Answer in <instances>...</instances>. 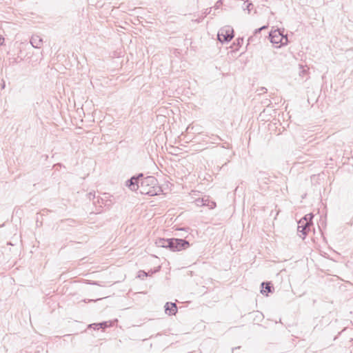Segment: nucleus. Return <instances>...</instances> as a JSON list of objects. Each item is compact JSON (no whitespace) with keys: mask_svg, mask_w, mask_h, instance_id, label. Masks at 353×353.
Masks as SVG:
<instances>
[{"mask_svg":"<svg viewBox=\"0 0 353 353\" xmlns=\"http://www.w3.org/2000/svg\"><path fill=\"white\" fill-rule=\"evenodd\" d=\"M164 307L165 312L169 315H174L177 312V306L175 303L167 302Z\"/></svg>","mask_w":353,"mask_h":353,"instance_id":"nucleus-8","label":"nucleus"},{"mask_svg":"<svg viewBox=\"0 0 353 353\" xmlns=\"http://www.w3.org/2000/svg\"><path fill=\"white\" fill-rule=\"evenodd\" d=\"M30 43L33 48H40L43 43V40L39 36L33 35L30 39Z\"/></svg>","mask_w":353,"mask_h":353,"instance_id":"nucleus-9","label":"nucleus"},{"mask_svg":"<svg viewBox=\"0 0 353 353\" xmlns=\"http://www.w3.org/2000/svg\"><path fill=\"white\" fill-rule=\"evenodd\" d=\"M155 244L157 247L168 248L172 252L186 250L190 245L189 241L185 239L176 238H159L156 240Z\"/></svg>","mask_w":353,"mask_h":353,"instance_id":"nucleus-2","label":"nucleus"},{"mask_svg":"<svg viewBox=\"0 0 353 353\" xmlns=\"http://www.w3.org/2000/svg\"><path fill=\"white\" fill-rule=\"evenodd\" d=\"M314 215L312 213L307 214L305 215L300 221H303L305 223L307 222L310 225H312V219Z\"/></svg>","mask_w":353,"mask_h":353,"instance_id":"nucleus-12","label":"nucleus"},{"mask_svg":"<svg viewBox=\"0 0 353 353\" xmlns=\"http://www.w3.org/2000/svg\"><path fill=\"white\" fill-rule=\"evenodd\" d=\"M163 192L162 188L159 185L157 179L153 176H148L141 179L139 192L141 194L156 196Z\"/></svg>","mask_w":353,"mask_h":353,"instance_id":"nucleus-1","label":"nucleus"},{"mask_svg":"<svg viewBox=\"0 0 353 353\" xmlns=\"http://www.w3.org/2000/svg\"><path fill=\"white\" fill-rule=\"evenodd\" d=\"M253 8V4L252 3H247L245 8H244L245 10H247L248 11V13L251 11V10Z\"/></svg>","mask_w":353,"mask_h":353,"instance_id":"nucleus-17","label":"nucleus"},{"mask_svg":"<svg viewBox=\"0 0 353 353\" xmlns=\"http://www.w3.org/2000/svg\"><path fill=\"white\" fill-rule=\"evenodd\" d=\"M259 90L263 93L267 92V89L265 87H261Z\"/></svg>","mask_w":353,"mask_h":353,"instance_id":"nucleus-25","label":"nucleus"},{"mask_svg":"<svg viewBox=\"0 0 353 353\" xmlns=\"http://www.w3.org/2000/svg\"><path fill=\"white\" fill-rule=\"evenodd\" d=\"M92 325L100 327H107V322L104 321V322L99 323V324H92V325H90V326H92Z\"/></svg>","mask_w":353,"mask_h":353,"instance_id":"nucleus-18","label":"nucleus"},{"mask_svg":"<svg viewBox=\"0 0 353 353\" xmlns=\"http://www.w3.org/2000/svg\"><path fill=\"white\" fill-rule=\"evenodd\" d=\"M300 68L301 69V70L300 71V75L303 76L306 73L307 69H305V67L303 65H300Z\"/></svg>","mask_w":353,"mask_h":353,"instance_id":"nucleus-24","label":"nucleus"},{"mask_svg":"<svg viewBox=\"0 0 353 353\" xmlns=\"http://www.w3.org/2000/svg\"><path fill=\"white\" fill-rule=\"evenodd\" d=\"M196 21H197L198 23H199V22L201 21V19H198L196 20Z\"/></svg>","mask_w":353,"mask_h":353,"instance_id":"nucleus-29","label":"nucleus"},{"mask_svg":"<svg viewBox=\"0 0 353 353\" xmlns=\"http://www.w3.org/2000/svg\"><path fill=\"white\" fill-rule=\"evenodd\" d=\"M4 41V38L0 37V45L3 43V41Z\"/></svg>","mask_w":353,"mask_h":353,"instance_id":"nucleus-27","label":"nucleus"},{"mask_svg":"<svg viewBox=\"0 0 353 353\" xmlns=\"http://www.w3.org/2000/svg\"><path fill=\"white\" fill-rule=\"evenodd\" d=\"M203 205L208 206L210 209H214L216 207V203L213 201H210L208 199H202Z\"/></svg>","mask_w":353,"mask_h":353,"instance_id":"nucleus-11","label":"nucleus"},{"mask_svg":"<svg viewBox=\"0 0 353 353\" xmlns=\"http://www.w3.org/2000/svg\"><path fill=\"white\" fill-rule=\"evenodd\" d=\"M152 276L150 271L145 272L144 270H139L138 272L137 277L143 279L144 277Z\"/></svg>","mask_w":353,"mask_h":353,"instance_id":"nucleus-13","label":"nucleus"},{"mask_svg":"<svg viewBox=\"0 0 353 353\" xmlns=\"http://www.w3.org/2000/svg\"><path fill=\"white\" fill-rule=\"evenodd\" d=\"M211 11H212V8H207V9L205 10V11L204 12V13H203V16L202 19H203L204 17H205L208 14H210V12H211Z\"/></svg>","mask_w":353,"mask_h":353,"instance_id":"nucleus-23","label":"nucleus"},{"mask_svg":"<svg viewBox=\"0 0 353 353\" xmlns=\"http://www.w3.org/2000/svg\"><path fill=\"white\" fill-rule=\"evenodd\" d=\"M189 228H177L176 230H185V231H187Z\"/></svg>","mask_w":353,"mask_h":353,"instance_id":"nucleus-26","label":"nucleus"},{"mask_svg":"<svg viewBox=\"0 0 353 353\" xmlns=\"http://www.w3.org/2000/svg\"><path fill=\"white\" fill-rule=\"evenodd\" d=\"M233 37L234 30L229 26L221 28L217 34L218 40L222 43L230 41Z\"/></svg>","mask_w":353,"mask_h":353,"instance_id":"nucleus-4","label":"nucleus"},{"mask_svg":"<svg viewBox=\"0 0 353 353\" xmlns=\"http://www.w3.org/2000/svg\"><path fill=\"white\" fill-rule=\"evenodd\" d=\"M21 60H22L21 59L19 60V57H13V58L10 59V63L12 65H14V64L19 63Z\"/></svg>","mask_w":353,"mask_h":353,"instance_id":"nucleus-16","label":"nucleus"},{"mask_svg":"<svg viewBox=\"0 0 353 353\" xmlns=\"http://www.w3.org/2000/svg\"><path fill=\"white\" fill-rule=\"evenodd\" d=\"M284 30L276 29L269 32V38L271 43L279 44L278 47L285 46L288 43V39L286 34H283Z\"/></svg>","mask_w":353,"mask_h":353,"instance_id":"nucleus-3","label":"nucleus"},{"mask_svg":"<svg viewBox=\"0 0 353 353\" xmlns=\"http://www.w3.org/2000/svg\"><path fill=\"white\" fill-rule=\"evenodd\" d=\"M92 284L97 285V283L94 281V282L92 283Z\"/></svg>","mask_w":353,"mask_h":353,"instance_id":"nucleus-28","label":"nucleus"},{"mask_svg":"<svg viewBox=\"0 0 353 353\" xmlns=\"http://www.w3.org/2000/svg\"><path fill=\"white\" fill-rule=\"evenodd\" d=\"M311 225L307 223V222H304L303 221H299L298 222L297 227V233L298 235L302 238V239H305L307 233L310 230Z\"/></svg>","mask_w":353,"mask_h":353,"instance_id":"nucleus-6","label":"nucleus"},{"mask_svg":"<svg viewBox=\"0 0 353 353\" xmlns=\"http://www.w3.org/2000/svg\"><path fill=\"white\" fill-rule=\"evenodd\" d=\"M143 177V174L140 173L137 175L132 176L130 179L125 181V185L132 191L137 192L139 190L141 179Z\"/></svg>","mask_w":353,"mask_h":353,"instance_id":"nucleus-5","label":"nucleus"},{"mask_svg":"<svg viewBox=\"0 0 353 353\" xmlns=\"http://www.w3.org/2000/svg\"><path fill=\"white\" fill-rule=\"evenodd\" d=\"M90 301H95L92 300V299H90V300H89V302H90Z\"/></svg>","mask_w":353,"mask_h":353,"instance_id":"nucleus-30","label":"nucleus"},{"mask_svg":"<svg viewBox=\"0 0 353 353\" xmlns=\"http://www.w3.org/2000/svg\"><path fill=\"white\" fill-rule=\"evenodd\" d=\"M160 270H161V266L159 265V266H158V267L155 268H154V269H153V270H152V269H151L150 271V272H151V274L152 275L153 274H154V273H157V272H159V271H160Z\"/></svg>","mask_w":353,"mask_h":353,"instance_id":"nucleus-21","label":"nucleus"},{"mask_svg":"<svg viewBox=\"0 0 353 353\" xmlns=\"http://www.w3.org/2000/svg\"><path fill=\"white\" fill-rule=\"evenodd\" d=\"M160 270H161V266L159 265V266H158V267L155 268H154V269H153V270H152V269H151L150 271V272H151V274L152 275L153 274H154V273H157V272H159V271H160Z\"/></svg>","mask_w":353,"mask_h":353,"instance_id":"nucleus-22","label":"nucleus"},{"mask_svg":"<svg viewBox=\"0 0 353 353\" xmlns=\"http://www.w3.org/2000/svg\"><path fill=\"white\" fill-rule=\"evenodd\" d=\"M223 4V2H222V0H219L216 1V3H215L214 8L215 9H219Z\"/></svg>","mask_w":353,"mask_h":353,"instance_id":"nucleus-19","label":"nucleus"},{"mask_svg":"<svg viewBox=\"0 0 353 353\" xmlns=\"http://www.w3.org/2000/svg\"><path fill=\"white\" fill-rule=\"evenodd\" d=\"M261 293L265 296H268V293L272 292L274 290V286L270 281L262 282L261 284Z\"/></svg>","mask_w":353,"mask_h":353,"instance_id":"nucleus-7","label":"nucleus"},{"mask_svg":"<svg viewBox=\"0 0 353 353\" xmlns=\"http://www.w3.org/2000/svg\"><path fill=\"white\" fill-rule=\"evenodd\" d=\"M243 43V38L239 37L236 39V41L233 43L234 46H236V48H234L235 50H238V48L241 46Z\"/></svg>","mask_w":353,"mask_h":353,"instance_id":"nucleus-14","label":"nucleus"},{"mask_svg":"<svg viewBox=\"0 0 353 353\" xmlns=\"http://www.w3.org/2000/svg\"><path fill=\"white\" fill-rule=\"evenodd\" d=\"M210 139L212 140V143H216L218 141H222L223 139L218 135L212 134L210 137Z\"/></svg>","mask_w":353,"mask_h":353,"instance_id":"nucleus-15","label":"nucleus"},{"mask_svg":"<svg viewBox=\"0 0 353 353\" xmlns=\"http://www.w3.org/2000/svg\"><path fill=\"white\" fill-rule=\"evenodd\" d=\"M87 196L90 200H94L95 199V192H90Z\"/></svg>","mask_w":353,"mask_h":353,"instance_id":"nucleus-20","label":"nucleus"},{"mask_svg":"<svg viewBox=\"0 0 353 353\" xmlns=\"http://www.w3.org/2000/svg\"><path fill=\"white\" fill-rule=\"evenodd\" d=\"M268 28V25H265V26H263L262 27L259 28H256L254 32V35L253 36H251L248 41H253L254 40V37H257V35L261 33V32L263 30H265Z\"/></svg>","mask_w":353,"mask_h":353,"instance_id":"nucleus-10","label":"nucleus"}]
</instances>
